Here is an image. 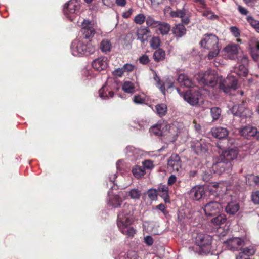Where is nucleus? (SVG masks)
Segmentation results:
<instances>
[{"mask_svg": "<svg viewBox=\"0 0 259 259\" xmlns=\"http://www.w3.org/2000/svg\"><path fill=\"white\" fill-rule=\"evenodd\" d=\"M152 5L156 7L161 4H162L163 2V0H151Z\"/></svg>", "mask_w": 259, "mask_h": 259, "instance_id": "nucleus-63", "label": "nucleus"}, {"mask_svg": "<svg viewBox=\"0 0 259 259\" xmlns=\"http://www.w3.org/2000/svg\"><path fill=\"white\" fill-rule=\"evenodd\" d=\"M146 24L148 27L155 28L160 24V21L155 20L153 17L148 16L146 19Z\"/></svg>", "mask_w": 259, "mask_h": 259, "instance_id": "nucleus-38", "label": "nucleus"}, {"mask_svg": "<svg viewBox=\"0 0 259 259\" xmlns=\"http://www.w3.org/2000/svg\"><path fill=\"white\" fill-rule=\"evenodd\" d=\"M112 47V44L108 39H103L100 44V49L103 53H107L110 52Z\"/></svg>", "mask_w": 259, "mask_h": 259, "instance_id": "nucleus-32", "label": "nucleus"}, {"mask_svg": "<svg viewBox=\"0 0 259 259\" xmlns=\"http://www.w3.org/2000/svg\"><path fill=\"white\" fill-rule=\"evenodd\" d=\"M79 8V6L77 0H70L64 6V14L70 21H74L78 15V9Z\"/></svg>", "mask_w": 259, "mask_h": 259, "instance_id": "nucleus-4", "label": "nucleus"}, {"mask_svg": "<svg viewBox=\"0 0 259 259\" xmlns=\"http://www.w3.org/2000/svg\"><path fill=\"white\" fill-rule=\"evenodd\" d=\"M95 51V47L90 42L84 43L79 39L73 40L71 46L72 54L74 56H88L92 54Z\"/></svg>", "mask_w": 259, "mask_h": 259, "instance_id": "nucleus-2", "label": "nucleus"}, {"mask_svg": "<svg viewBox=\"0 0 259 259\" xmlns=\"http://www.w3.org/2000/svg\"><path fill=\"white\" fill-rule=\"evenodd\" d=\"M133 176L136 179H140L145 174V170L143 166L135 165L133 167L132 170Z\"/></svg>", "mask_w": 259, "mask_h": 259, "instance_id": "nucleus-30", "label": "nucleus"}, {"mask_svg": "<svg viewBox=\"0 0 259 259\" xmlns=\"http://www.w3.org/2000/svg\"><path fill=\"white\" fill-rule=\"evenodd\" d=\"M156 113L160 116L163 117L166 115L167 111V107L165 104H158L155 106Z\"/></svg>", "mask_w": 259, "mask_h": 259, "instance_id": "nucleus-33", "label": "nucleus"}, {"mask_svg": "<svg viewBox=\"0 0 259 259\" xmlns=\"http://www.w3.org/2000/svg\"><path fill=\"white\" fill-rule=\"evenodd\" d=\"M160 45V40L158 37H154L150 41V46L154 49H157Z\"/></svg>", "mask_w": 259, "mask_h": 259, "instance_id": "nucleus-46", "label": "nucleus"}, {"mask_svg": "<svg viewBox=\"0 0 259 259\" xmlns=\"http://www.w3.org/2000/svg\"><path fill=\"white\" fill-rule=\"evenodd\" d=\"M108 59L106 57H101L92 62V67L95 70L101 71L105 69L108 66Z\"/></svg>", "mask_w": 259, "mask_h": 259, "instance_id": "nucleus-20", "label": "nucleus"}, {"mask_svg": "<svg viewBox=\"0 0 259 259\" xmlns=\"http://www.w3.org/2000/svg\"><path fill=\"white\" fill-rule=\"evenodd\" d=\"M237 84V80L233 76L227 77L219 83V88L225 93H229L232 89L235 90Z\"/></svg>", "mask_w": 259, "mask_h": 259, "instance_id": "nucleus-7", "label": "nucleus"}, {"mask_svg": "<svg viewBox=\"0 0 259 259\" xmlns=\"http://www.w3.org/2000/svg\"><path fill=\"white\" fill-rule=\"evenodd\" d=\"M231 32L235 37H238L240 35V32L238 28L235 26H232L230 28Z\"/></svg>", "mask_w": 259, "mask_h": 259, "instance_id": "nucleus-58", "label": "nucleus"}, {"mask_svg": "<svg viewBox=\"0 0 259 259\" xmlns=\"http://www.w3.org/2000/svg\"><path fill=\"white\" fill-rule=\"evenodd\" d=\"M158 26H159V30L162 35H166L168 33L170 26L168 23L160 22V24Z\"/></svg>", "mask_w": 259, "mask_h": 259, "instance_id": "nucleus-39", "label": "nucleus"}, {"mask_svg": "<svg viewBox=\"0 0 259 259\" xmlns=\"http://www.w3.org/2000/svg\"><path fill=\"white\" fill-rule=\"evenodd\" d=\"M193 1L198 4V7L200 9H206V4L204 0H193Z\"/></svg>", "mask_w": 259, "mask_h": 259, "instance_id": "nucleus-56", "label": "nucleus"}, {"mask_svg": "<svg viewBox=\"0 0 259 259\" xmlns=\"http://www.w3.org/2000/svg\"><path fill=\"white\" fill-rule=\"evenodd\" d=\"M232 112L236 116L247 117L248 110L246 108V101H242L240 104L234 105L232 108Z\"/></svg>", "mask_w": 259, "mask_h": 259, "instance_id": "nucleus-18", "label": "nucleus"}, {"mask_svg": "<svg viewBox=\"0 0 259 259\" xmlns=\"http://www.w3.org/2000/svg\"><path fill=\"white\" fill-rule=\"evenodd\" d=\"M191 147L198 155L204 154L208 150V145L203 139L192 141L191 143Z\"/></svg>", "mask_w": 259, "mask_h": 259, "instance_id": "nucleus-15", "label": "nucleus"}, {"mask_svg": "<svg viewBox=\"0 0 259 259\" xmlns=\"http://www.w3.org/2000/svg\"><path fill=\"white\" fill-rule=\"evenodd\" d=\"M157 85L158 88L160 89L161 92L163 94H165V89L164 84L160 80H159L157 82Z\"/></svg>", "mask_w": 259, "mask_h": 259, "instance_id": "nucleus-61", "label": "nucleus"}, {"mask_svg": "<svg viewBox=\"0 0 259 259\" xmlns=\"http://www.w3.org/2000/svg\"><path fill=\"white\" fill-rule=\"evenodd\" d=\"M157 190L155 189H150L147 192L148 196L151 200H155L157 198Z\"/></svg>", "mask_w": 259, "mask_h": 259, "instance_id": "nucleus-45", "label": "nucleus"}, {"mask_svg": "<svg viewBox=\"0 0 259 259\" xmlns=\"http://www.w3.org/2000/svg\"><path fill=\"white\" fill-rule=\"evenodd\" d=\"M211 51L209 52L207 57L209 60H211L213 59L214 57H216L219 53L220 49L219 47H217L214 49H210Z\"/></svg>", "mask_w": 259, "mask_h": 259, "instance_id": "nucleus-47", "label": "nucleus"}, {"mask_svg": "<svg viewBox=\"0 0 259 259\" xmlns=\"http://www.w3.org/2000/svg\"><path fill=\"white\" fill-rule=\"evenodd\" d=\"M226 247L232 251L241 250L242 246L244 245V240L238 237L230 238L224 242Z\"/></svg>", "mask_w": 259, "mask_h": 259, "instance_id": "nucleus-14", "label": "nucleus"}, {"mask_svg": "<svg viewBox=\"0 0 259 259\" xmlns=\"http://www.w3.org/2000/svg\"><path fill=\"white\" fill-rule=\"evenodd\" d=\"M139 62L140 63L146 65L149 62L148 56L146 55H143L139 58Z\"/></svg>", "mask_w": 259, "mask_h": 259, "instance_id": "nucleus-54", "label": "nucleus"}, {"mask_svg": "<svg viewBox=\"0 0 259 259\" xmlns=\"http://www.w3.org/2000/svg\"><path fill=\"white\" fill-rule=\"evenodd\" d=\"M200 45L202 47L207 49L216 48L219 47L218 38L216 35L212 34H205L203 39L200 41Z\"/></svg>", "mask_w": 259, "mask_h": 259, "instance_id": "nucleus-12", "label": "nucleus"}, {"mask_svg": "<svg viewBox=\"0 0 259 259\" xmlns=\"http://www.w3.org/2000/svg\"><path fill=\"white\" fill-rule=\"evenodd\" d=\"M133 101L136 104H142L144 102V99L140 95H136L133 98Z\"/></svg>", "mask_w": 259, "mask_h": 259, "instance_id": "nucleus-55", "label": "nucleus"}, {"mask_svg": "<svg viewBox=\"0 0 259 259\" xmlns=\"http://www.w3.org/2000/svg\"><path fill=\"white\" fill-rule=\"evenodd\" d=\"M133 213V205L125 203L117 219V226L121 232L130 237H133L136 233L135 229L130 226L134 221Z\"/></svg>", "mask_w": 259, "mask_h": 259, "instance_id": "nucleus-1", "label": "nucleus"}, {"mask_svg": "<svg viewBox=\"0 0 259 259\" xmlns=\"http://www.w3.org/2000/svg\"><path fill=\"white\" fill-rule=\"evenodd\" d=\"M170 15L172 17L183 18L186 15L185 10L183 9L171 11L170 13Z\"/></svg>", "mask_w": 259, "mask_h": 259, "instance_id": "nucleus-44", "label": "nucleus"}, {"mask_svg": "<svg viewBox=\"0 0 259 259\" xmlns=\"http://www.w3.org/2000/svg\"><path fill=\"white\" fill-rule=\"evenodd\" d=\"M149 33V30L147 28H141L138 29L137 33L138 39L140 40L142 43L145 42L147 40Z\"/></svg>", "mask_w": 259, "mask_h": 259, "instance_id": "nucleus-28", "label": "nucleus"}, {"mask_svg": "<svg viewBox=\"0 0 259 259\" xmlns=\"http://www.w3.org/2000/svg\"><path fill=\"white\" fill-rule=\"evenodd\" d=\"M144 241L146 244L148 246L152 245L153 243V239L150 236H146L144 238Z\"/></svg>", "mask_w": 259, "mask_h": 259, "instance_id": "nucleus-60", "label": "nucleus"}, {"mask_svg": "<svg viewBox=\"0 0 259 259\" xmlns=\"http://www.w3.org/2000/svg\"><path fill=\"white\" fill-rule=\"evenodd\" d=\"M157 192L161 193L159 195L164 199L165 202L169 201L168 188L166 185L160 184L158 188Z\"/></svg>", "mask_w": 259, "mask_h": 259, "instance_id": "nucleus-29", "label": "nucleus"}, {"mask_svg": "<svg viewBox=\"0 0 259 259\" xmlns=\"http://www.w3.org/2000/svg\"><path fill=\"white\" fill-rule=\"evenodd\" d=\"M238 152L237 149L231 148L224 150L220 155V159H224L227 161L230 162L236 159L237 157Z\"/></svg>", "mask_w": 259, "mask_h": 259, "instance_id": "nucleus-19", "label": "nucleus"}, {"mask_svg": "<svg viewBox=\"0 0 259 259\" xmlns=\"http://www.w3.org/2000/svg\"><path fill=\"white\" fill-rule=\"evenodd\" d=\"M211 132L212 136L218 139L226 138L228 134V130L226 128L222 127H213Z\"/></svg>", "mask_w": 259, "mask_h": 259, "instance_id": "nucleus-24", "label": "nucleus"}, {"mask_svg": "<svg viewBox=\"0 0 259 259\" xmlns=\"http://www.w3.org/2000/svg\"><path fill=\"white\" fill-rule=\"evenodd\" d=\"M134 65L132 64H125L123 66V69H124V72L125 71L130 72L132 71L134 68Z\"/></svg>", "mask_w": 259, "mask_h": 259, "instance_id": "nucleus-57", "label": "nucleus"}, {"mask_svg": "<svg viewBox=\"0 0 259 259\" xmlns=\"http://www.w3.org/2000/svg\"><path fill=\"white\" fill-rule=\"evenodd\" d=\"M178 81L181 85L187 88H192L194 86V82L187 75L180 74L178 77Z\"/></svg>", "mask_w": 259, "mask_h": 259, "instance_id": "nucleus-22", "label": "nucleus"}, {"mask_svg": "<svg viewBox=\"0 0 259 259\" xmlns=\"http://www.w3.org/2000/svg\"><path fill=\"white\" fill-rule=\"evenodd\" d=\"M125 153L128 157L133 156L135 158H138L140 155V151L133 146H127L125 149Z\"/></svg>", "mask_w": 259, "mask_h": 259, "instance_id": "nucleus-31", "label": "nucleus"}, {"mask_svg": "<svg viewBox=\"0 0 259 259\" xmlns=\"http://www.w3.org/2000/svg\"><path fill=\"white\" fill-rule=\"evenodd\" d=\"M251 199L254 204H259V191H256L252 193Z\"/></svg>", "mask_w": 259, "mask_h": 259, "instance_id": "nucleus-52", "label": "nucleus"}, {"mask_svg": "<svg viewBox=\"0 0 259 259\" xmlns=\"http://www.w3.org/2000/svg\"><path fill=\"white\" fill-rule=\"evenodd\" d=\"M212 168L214 172L218 174H222L225 171L228 173L232 169V163L224 159L221 160L219 156L213 163Z\"/></svg>", "mask_w": 259, "mask_h": 259, "instance_id": "nucleus-6", "label": "nucleus"}, {"mask_svg": "<svg viewBox=\"0 0 259 259\" xmlns=\"http://www.w3.org/2000/svg\"><path fill=\"white\" fill-rule=\"evenodd\" d=\"M146 18L142 14L137 15L134 18V22L136 24H142L145 21Z\"/></svg>", "mask_w": 259, "mask_h": 259, "instance_id": "nucleus-49", "label": "nucleus"}, {"mask_svg": "<svg viewBox=\"0 0 259 259\" xmlns=\"http://www.w3.org/2000/svg\"><path fill=\"white\" fill-rule=\"evenodd\" d=\"M226 221V218L223 214L218 215L216 217L211 220V223L217 226H220L221 225L225 223Z\"/></svg>", "mask_w": 259, "mask_h": 259, "instance_id": "nucleus-35", "label": "nucleus"}, {"mask_svg": "<svg viewBox=\"0 0 259 259\" xmlns=\"http://www.w3.org/2000/svg\"><path fill=\"white\" fill-rule=\"evenodd\" d=\"M217 82V79L216 77L213 75L212 77H210V79L208 80V81L206 82V83L205 84V85L209 86L210 87H214L216 85Z\"/></svg>", "mask_w": 259, "mask_h": 259, "instance_id": "nucleus-50", "label": "nucleus"}, {"mask_svg": "<svg viewBox=\"0 0 259 259\" xmlns=\"http://www.w3.org/2000/svg\"><path fill=\"white\" fill-rule=\"evenodd\" d=\"M238 60L239 62L234 67L233 71L239 76H246L248 74V69L246 67L248 62V58L244 55Z\"/></svg>", "mask_w": 259, "mask_h": 259, "instance_id": "nucleus-10", "label": "nucleus"}, {"mask_svg": "<svg viewBox=\"0 0 259 259\" xmlns=\"http://www.w3.org/2000/svg\"><path fill=\"white\" fill-rule=\"evenodd\" d=\"M177 91L180 95L183 98L185 101L192 106L198 104L201 93L198 91H187L185 93L180 92V90L177 89Z\"/></svg>", "mask_w": 259, "mask_h": 259, "instance_id": "nucleus-5", "label": "nucleus"}, {"mask_svg": "<svg viewBox=\"0 0 259 259\" xmlns=\"http://www.w3.org/2000/svg\"><path fill=\"white\" fill-rule=\"evenodd\" d=\"M213 75V74H211L210 72L207 71L204 73H199L195 75V78L199 84L205 85L206 82H208L210 77H212Z\"/></svg>", "mask_w": 259, "mask_h": 259, "instance_id": "nucleus-25", "label": "nucleus"}, {"mask_svg": "<svg viewBox=\"0 0 259 259\" xmlns=\"http://www.w3.org/2000/svg\"><path fill=\"white\" fill-rule=\"evenodd\" d=\"M107 91V89H106V85H103L99 91V96L102 99L106 100L108 99V96L106 93Z\"/></svg>", "mask_w": 259, "mask_h": 259, "instance_id": "nucleus-48", "label": "nucleus"}, {"mask_svg": "<svg viewBox=\"0 0 259 259\" xmlns=\"http://www.w3.org/2000/svg\"><path fill=\"white\" fill-rule=\"evenodd\" d=\"M126 193L124 194V192L122 191H120L118 194H110L109 192L108 205L113 208L120 207L123 200L126 199Z\"/></svg>", "mask_w": 259, "mask_h": 259, "instance_id": "nucleus-8", "label": "nucleus"}, {"mask_svg": "<svg viewBox=\"0 0 259 259\" xmlns=\"http://www.w3.org/2000/svg\"><path fill=\"white\" fill-rule=\"evenodd\" d=\"M149 131L151 134L155 136L160 137L162 135V132L161 130L160 125H155L153 126L150 128Z\"/></svg>", "mask_w": 259, "mask_h": 259, "instance_id": "nucleus-41", "label": "nucleus"}, {"mask_svg": "<svg viewBox=\"0 0 259 259\" xmlns=\"http://www.w3.org/2000/svg\"><path fill=\"white\" fill-rule=\"evenodd\" d=\"M81 33L85 39L92 38L95 34V30L93 27L91 22L88 20H84L81 24Z\"/></svg>", "mask_w": 259, "mask_h": 259, "instance_id": "nucleus-17", "label": "nucleus"}, {"mask_svg": "<svg viewBox=\"0 0 259 259\" xmlns=\"http://www.w3.org/2000/svg\"><path fill=\"white\" fill-rule=\"evenodd\" d=\"M173 34L177 38H181L185 35L186 29L183 24H178L172 29Z\"/></svg>", "mask_w": 259, "mask_h": 259, "instance_id": "nucleus-27", "label": "nucleus"}, {"mask_svg": "<svg viewBox=\"0 0 259 259\" xmlns=\"http://www.w3.org/2000/svg\"><path fill=\"white\" fill-rule=\"evenodd\" d=\"M167 166L168 168L173 172H180L182 170L180 157L177 154H172L167 160Z\"/></svg>", "mask_w": 259, "mask_h": 259, "instance_id": "nucleus-11", "label": "nucleus"}, {"mask_svg": "<svg viewBox=\"0 0 259 259\" xmlns=\"http://www.w3.org/2000/svg\"><path fill=\"white\" fill-rule=\"evenodd\" d=\"M177 177L174 175H171L168 179L167 184L168 185L171 186L177 182Z\"/></svg>", "mask_w": 259, "mask_h": 259, "instance_id": "nucleus-59", "label": "nucleus"}, {"mask_svg": "<svg viewBox=\"0 0 259 259\" xmlns=\"http://www.w3.org/2000/svg\"><path fill=\"white\" fill-rule=\"evenodd\" d=\"M205 194L204 188L202 186H195L190 192L191 198L194 200H200Z\"/></svg>", "mask_w": 259, "mask_h": 259, "instance_id": "nucleus-21", "label": "nucleus"}, {"mask_svg": "<svg viewBox=\"0 0 259 259\" xmlns=\"http://www.w3.org/2000/svg\"><path fill=\"white\" fill-rule=\"evenodd\" d=\"M115 3L117 5L121 7H124L126 4V0H115Z\"/></svg>", "mask_w": 259, "mask_h": 259, "instance_id": "nucleus-62", "label": "nucleus"}, {"mask_svg": "<svg viewBox=\"0 0 259 259\" xmlns=\"http://www.w3.org/2000/svg\"><path fill=\"white\" fill-rule=\"evenodd\" d=\"M239 132L241 136L246 139H250L251 137H254L259 141V131L255 127L245 126L240 128Z\"/></svg>", "mask_w": 259, "mask_h": 259, "instance_id": "nucleus-16", "label": "nucleus"}, {"mask_svg": "<svg viewBox=\"0 0 259 259\" xmlns=\"http://www.w3.org/2000/svg\"><path fill=\"white\" fill-rule=\"evenodd\" d=\"M246 183L249 185H251V181L259 186V176H255L252 175H248L246 177Z\"/></svg>", "mask_w": 259, "mask_h": 259, "instance_id": "nucleus-43", "label": "nucleus"}, {"mask_svg": "<svg viewBox=\"0 0 259 259\" xmlns=\"http://www.w3.org/2000/svg\"><path fill=\"white\" fill-rule=\"evenodd\" d=\"M239 208L240 206L238 203L231 201L228 203L225 207V210L228 214L233 215L238 212Z\"/></svg>", "mask_w": 259, "mask_h": 259, "instance_id": "nucleus-26", "label": "nucleus"}, {"mask_svg": "<svg viewBox=\"0 0 259 259\" xmlns=\"http://www.w3.org/2000/svg\"><path fill=\"white\" fill-rule=\"evenodd\" d=\"M210 113L213 120H218L221 115V110L220 108L214 107L210 108Z\"/></svg>", "mask_w": 259, "mask_h": 259, "instance_id": "nucleus-40", "label": "nucleus"}, {"mask_svg": "<svg viewBox=\"0 0 259 259\" xmlns=\"http://www.w3.org/2000/svg\"><path fill=\"white\" fill-rule=\"evenodd\" d=\"M124 194L127 193L126 197L129 196L131 199L138 200L140 198L141 193V191L137 189H132L128 192H124Z\"/></svg>", "mask_w": 259, "mask_h": 259, "instance_id": "nucleus-36", "label": "nucleus"}, {"mask_svg": "<svg viewBox=\"0 0 259 259\" xmlns=\"http://www.w3.org/2000/svg\"><path fill=\"white\" fill-rule=\"evenodd\" d=\"M239 11L241 14L244 15H246L248 12L247 10L245 8L242 7L241 6L239 7Z\"/></svg>", "mask_w": 259, "mask_h": 259, "instance_id": "nucleus-64", "label": "nucleus"}, {"mask_svg": "<svg viewBox=\"0 0 259 259\" xmlns=\"http://www.w3.org/2000/svg\"><path fill=\"white\" fill-rule=\"evenodd\" d=\"M122 90L126 93L132 94L135 92V87L132 82L126 81L122 85Z\"/></svg>", "mask_w": 259, "mask_h": 259, "instance_id": "nucleus-37", "label": "nucleus"}, {"mask_svg": "<svg viewBox=\"0 0 259 259\" xmlns=\"http://www.w3.org/2000/svg\"><path fill=\"white\" fill-rule=\"evenodd\" d=\"M247 20L250 25L254 28L257 32H259V21L255 20L251 16H248Z\"/></svg>", "mask_w": 259, "mask_h": 259, "instance_id": "nucleus-42", "label": "nucleus"}, {"mask_svg": "<svg viewBox=\"0 0 259 259\" xmlns=\"http://www.w3.org/2000/svg\"><path fill=\"white\" fill-rule=\"evenodd\" d=\"M143 167H144V169L145 168L150 169L153 168L154 165L153 164L152 161L150 160H144L142 162Z\"/></svg>", "mask_w": 259, "mask_h": 259, "instance_id": "nucleus-51", "label": "nucleus"}, {"mask_svg": "<svg viewBox=\"0 0 259 259\" xmlns=\"http://www.w3.org/2000/svg\"><path fill=\"white\" fill-rule=\"evenodd\" d=\"M124 73V69L123 68H118L116 69L113 72V74L116 77H121Z\"/></svg>", "mask_w": 259, "mask_h": 259, "instance_id": "nucleus-53", "label": "nucleus"}, {"mask_svg": "<svg viewBox=\"0 0 259 259\" xmlns=\"http://www.w3.org/2000/svg\"><path fill=\"white\" fill-rule=\"evenodd\" d=\"M212 237L203 233H199L195 237V243L199 246L200 254L208 253L210 251Z\"/></svg>", "mask_w": 259, "mask_h": 259, "instance_id": "nucleus-3", "label": "nucleus"}, {"mask_svg": "<svg viewBox=\"0 0 259 259\" xmlns=\"http://www.w3.org/2000/svg\"><path fill=\"white\" fill-rule=\"evenodd\" d=\"M255 250L253 247H245L241 250V252L237 255L236 259H250V256L253 255Z\"/></svg>", "mask_w": 259, "mask_h": 259, "instance_id": "nucleus-23", "label": "nucleus"}, {"mask_svg": "<svg viewBox=\"0 0 259 259\" xmlns=\"http://www.w3.org/2000/svg\"><path fill=\"white\" fill-rule=\"evenodd\" d=\"M165 52L161 48L156 50L153 54V58L156 62H159L165 59Z\"/></svg>", "mask_w": 259, "mask_h": 259, "instance_id": "nucleus-34", "label": "nucleus"}, {"mask_svg": "<svg viewBox=\"0 0 259 259\" xmlns=\"http://www.w3.org/2000/svg\"><path fill=\"white\" fill-rule=\"evenodd\" d=\"M239 46L236 44H229L222 51V56L226 59L234 60L237 58Z\"/></svg>", "mask_w": 259, "mask_h": 259, "instance_id": "nucleus-9", "label": "nucleus"}, {"mask_svg": "<svg viewBox=\"0 0 259 259\" xmlns=\"http://www.w3.org/2000/svg\"><path fill=\"white\" fill-rule=\"evenodd\" d=\"M222 209V205L217 201L210 202L203 207V210L207 216L218 215Z\"/></svg>", "mask_w": 259, "mask_h": 259, "instance_id": "nucleus-13", "label": "nucleus"}]
</instances>
